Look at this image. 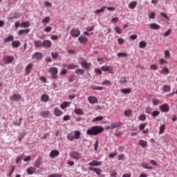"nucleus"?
<instances>
[{
  "instance_id": "680f3d73",
  "label": "nucleus",
  "mask_w": 177,
  "mask_h": 177,
  "mask_svg": "<svg viewBox=\"0 0 177 177\" xmlns=\"http://www.w3.org/2000/svg\"><path fill=\"white\" fill-rule=\"evenodd\" d=\"M70 120H71V116H70L69 115H66L63 117L64 121H70Z\"/></svg>"
},
{
  "instance_id": "de8ad7c7",
  "label": "nucleus",
  "mask_w": 177,
  "mask_h": 177,
  "mask_svg": "<svg viewBox=\"0 0 177 177\" xmlns=\"http://www.w3.org/2000/svg\"><path fill=\"white\" fill-rule=\"evenodd\" d=\"M163 92H171V87L168 85H165L162 89Z\"/></svg>"
},
{
  "instance_id": "8fccbe9b",
  "label": "nucleus",
  "mask_w": 177,
  "mask_h": 177,
  "mask_svg": "<svg viewBox=\"0 0 177 177\" xmlns=\"http://www.w3.org/2000/svg\"><path fill=\"white\" fill-rule=\"evenodd\" d=\"M152 103L154 106H158V104H160V100L157 98H153L152 100Z\"/></svg>"
},
{
  "instance_id": "e2e57ef3",
  "label": "nucleus",
  "mask_w": 177,
  "mask_h": 177,
  "mask_svg": "<svg viewBox=\"0 0 177 177\" xmlns=\"http://www.w3.org/2000/svg\"><path fill=\"white\" fill-rule=\"evenodd\" d=\"M48 177H63V175L60 174H54L49 175Z\"/></svg>"
},
{
  "instance_id": "c756f323",
  "label": "nucleus",
  "mask_w": 177,
  "mask_h": 177,
  "mask_svg": "<svg viewBox=\"0 0 177 177\" xmlns=\"http://www.w3.org/2000/svg\"><path fill=\"white\" fill-rule=\"evenodd\" d=\"M141 165L145 169H153V167L149 166V164L147 162H142L141 163Z\"/></svg>"
},
{
  "instance_id": "c85d7f7f",
  "label": "nucleus",
  "mask_w": 177,
  "mask_h": 177,
  "mask_svg": "<svg viewBox=\"0 0 177 177\" xmlns=\"http://www.w3.org/2000/svg\"><path fill=\"white\" fill-rule=\"evenodd\" d=\"M20 27L21 28H28V27H30V22L28 21L22 22L20 25Z\"/></svg>"
},
{
  "instance_id": "b1692460",
  "label": "nucleus",
  "mask_w": 177,
  "mask_h": 177,
  "mask_svg": "<svg viewBox=\"0 0 177 177\" xmlns=\"http://www.w3.org/2000/svg\"><path fill=\"white\" fill-rule=\"evenodd\" d=\"M71 104V102H64L61 104L60 107L62 110H64V109H67Z\"/></svg>"
},
{
  "instance_id": "20e7f679",
  "label": "nucleus",
  "mask_w": 177,
  "mask_h": 177,
  "mask_svg": "<svg viewBox=\"0 0 177 177\" xmlns=\"http://www.w3.org/2000/svg\"><path fill=\"white\" fill-rule=\"evenodd\" d=\"M48 73L50 75L52 80H57V73L59 70L56 67H52L48 69Z\"/></svg>"
},
{
  "instance_id": "37998d69",
  "label": "nucleus",
  "mask_w": 177,
  "mask_h": 177,
  "mask_svg": "<svg viewBox=\"0 0 177 177\" xmlns=\"http://www.w3.org/2000/svg\"><path fill=\"white\" fill-rule=\"evenodd\" d=\"M147 125V122H144V123L140 124L139 130L143 131V129H145V128H146Z\"/></svg>"
},
{
  "instance_id": "7ed1b4c3",
  "label": "nucleus",
  "mask_w": 177,
  "mask_h": 177,
  "mask_svg": "<svg viewBox=\"0 0 177 177\" xmlns=\"http://www.w3.org/2000/svg\"><path fill=\"white\" fill-rule=\"evenodd\" d=\"M81 136V131L79 130H76L74 132L71 131V133H68L66 136V138L70 142H73V140L80 139Z\"/></svg>"
},
{
  "instance_id": "bf43d9fd",
  "label": "nucleus",
  "mask_w": 177,
  "mask_h": 177,
  "mask_svg": "<svg viewBox=\"0 0 177 177\" xmlns=\"http://www.w3.org/2000/svg\"><path fill=\"white\" fill-rule=\"evenodd\" d=\"M162 73L163 74H169V69L165 66L163 67V69L162 70Z\"/></svg>"
},
{
  "instance_id": "bb28decb",
  "label": "nucleus",
  "mask_w": 177,
  "mask_h": 177,
  "mask_svg": "<svg viewBox=\"0 0 177 177\" xmlns=\"http://www.w3.org/2000/svg\"><path fill=\"white\" fill-rule=\"evenodd\" d=\"M75 74H77V75H82L85 74V70L82 68H77L75 71Z\"/></svg>"
},
{
  "instance_id": "5fc2aeb1",
  "label": "nucleus",
  "mask_w": 177,
  "mask_h": 177,
  "mask_svg": "<svg viewBox=\"0 0 177 177\" xmlns=\"http://www.w3.org/2000/svg\"><path fill=\"white\" fill-rule=\"evenodd\" d=\"M14 37L13 35H10L8 37H6L4 41L5 42H10V41H13Z\"/></svg>"
},
{
  "instance_id": "72a5a7b5",
  "label": "nucleus",
  "mask_w": 177,
  "mask_h": 177,
  "mask_svg": "<svg viewBox=\"0 0 177 177\" xmlns=\"http://www.w3.org/2000/svg\"><path fill=\"white\" fill-rule=\"evenodd\" d=\"M164 131H165V124H161L159 127V135H162V133H164Z\"/></svg>"
},
{
  "instance_id": "9d476101",
  "label": "nucleus",
  "mask_w": 177,
  "mask_h": 177,
  "mask_svg": "<svg viewBox=\"0 0 177 177\" xmlns=\"http://www.w3.org/2000/svg\"><path fill=\"white\" fill-rule=\"evenodd\" d=\"M59 154L60 152H59L57 149H53L50 152L49 157H50V158H55V157H59Z\"/></svg>"
},
{
  "instance_id": "49530a36",
  "label": "nucleus",
  "mask_w": 177,
  "mask_h": 177,
  "mask_svg": "<svg viewBox=\"0 0 177 177\" xmlns=\"http://www.w3.org/2000/svg\"><path fill=\"white\" fill-rule=\"evenodd\" d=\"M23 156H24V154L17 156V158L15 159L16 164H19V162H20V161H21V160H23Z\"/></svg>"
},
{
  "instance_id": "a211bd4d",
  "label": "nucleus",
  "mask_w": 177,
  "mask_h": 177,
  "mask_svg": "<svg viewBox=\"0 0 177 177\" xmlns=\"http://www.w3.org/2000/svg\"><path fill=\"white\" fill-rule=\"evenodd\" d=\"M41 101L44 103L49 102V95L46 93H44L41 97Z\"/></svg>"
},
{
  "instance_id": "ea45409f",
  "label": "nucleus",
  "mask_w": 177,
  "mask_h": 177,
  "mask_svg": "<svg viewBox=\"0 0 177 177\" xmlns=\"http://www.w3.org/2000/svg\"><path fill=\"white\" fill-rule=\"evenodd\" d=\"M104 9H106V7L102 6L100 9L96 10L95 11V15H99L100 13H103V12H104Z\"/></svg>"
},
{
  "instance_id": "39448f33",
  "label": "nucleus",
  "mask_w": 177,
  "mask_h": 177,
  "mask_svg": "<svg viewBox=\"0 0 177 177\" xmlns=\"http://www.w3.org/2000/svg\"><path fill=\"white\" fill-rule=\"evenodd\" d=\"M70 157L73 158V160H81L82 158V155L79 153L78 151H73L69 153Z\"/></svg>"
},
{
  "instance_id": "473e14b6",
  "label": "nucleus",
  "mask_w": 177,
  "mask_h": 177,
  "mask_svg": "<svg viewBox=\"0 0 177 177\" xmlns=\"http://www.w3.org/2000/svg\"><path fill=\"white\" fill-rule=\"evenodd\" d=\"M26 135H27V133L26 132H22L20 134H19L18 135V138H17L19 142H21L23 138L26 137Z\"/></svg>"
},
{
  "instance_id": "4be33fe9",
  "label": "nucleus",
  "mask_w": 177,
  "mask_h": 177,
  "mask_svg": "<svg viewBox=\"0 0 177 177\" xmlns=\"http://www.w3.org/2000/svg\"><path fill=\"white\" fill-rule=\"evenodd\" d=\"M49 114H50L49 111H43L40 113V115L41 117H43V118H48V117H49Z\"/></svg>"
},
{
  "instance_id": "c9c22d12",
  "label": "nucleus",
  "mask_w": 177,
  "mask_h": 177,
  "mask_svg": "<svg viewBox=\"0 0 177 177\" xmlns=\"http://www.w3.org/2000/svg\"><path fill=\"white\" fill-rule=\"evenodd\" d=\"M138 5V2L136 1H132L129 3V8L130 9H135V8H136V6Z\"/></svg>"
},
{
  "instance_id": "a878e982",
  "label": "nucleus",
  "mask_w": 177,
  "mask_h": 177,
  "mask_svg": "<svg viewBox=\"0 0 177 177\" xmlns=\"http://www.w3.org/2000/svg\"><path fill=\"white\" fill-rule=\"evenodd\" d=\"M74 113L75 114H77V115H84V111L80 108H75L74 110Z\"/></svg>"
},
{
  "instance_id": "0e129e2a",
  "label": "nucleus",
  "mask_w": 177,
  "mask_h": 177,
  "mask_svg": "<svg viewBox=\"0 0 177 177\" xmlns=\"http://www.w3.org/2000/svg\"><path fill=\"white\" fill-rule=\"evenodd\" d=\"M66 74H67V69L62 68L60 71L59 75H66Z\"/></svg>"
},
{
  "instance_id": "f8f14e48",
  "label": "nucleus",
  "mask_w": 177,
  "mask_h": 177,
  "mask_svg": "<svg viewBox=\"0 0 177 177\" xmlns=\"http://www.w3.org/2000/svg\"><path fill=\"white\" fill-rule=\"evenodd\" d=\"M128 81H129V77L124 76L120 78L119 84H120V85H127L128 84Z\"/></svg>"
},
{
  "instance_id": "4c0bfd02",
  "label": "nucleus",
  "mask_w": 177,
  "mask_h": 177,
  "mask_svg": "<svg viewBox=\"0 0 177 177\" xmlns=\"http://www.w3.org/2000/svg\"><path fill=\"white\" fill-rule=\"evenodd\" d=\"M120 92L124 95H127V93H131V92L132 91H131V88H124V89H121Z\"/></svg>"
},
{
  "instance_id": "6ab92c4d",
  "label": "nucleus",
  "mask_w": 177,
  "mask_h": 177,
  "mask_svg": "<svg viewBox=\"0 0 177 177\" xmlns=\"http://www.w3.org/2000/svg\"><path fill=\"white\" fill-rule=\"evenodd\" d=\"M54 113L56 115V117H60V115H62L63 111L60 110L59 108L55 107L54 108Z\"/></svg>"
},
{
  "instance_id": "774afa93",
  "label": "nucleus",
  "mask_w": 177,
  "mask_h": 177,
  "mask_svg": "<svg viewBox=\"0 0 177 177\" xmlns=\"http://www.w3.org/2000/svg\"><path fill=\"white\" fill-rule=\"evenodd\" d=\"M111 177H117V171L115 170H113L111 173L110 174Z\"/></svg>"
},
{
  "instance_id": "9b49d317",
  "label": "nucleus",
  "mask_w": 177,
  "mask_h": 177,
  "mask_svg": "<svg viewBox=\"0 0 177 177\" xmlns=\"http://www.w3.org/2000/svg\"><path fill=\"white\" fill-rule=\"evenodd\" d=\"M10 100H13V102H20V100H21V95L19 93L14 94L10 97Z\"/></svg>"
},
{
  "instance_id": "f257e3e1",
  "label": "nucleus",
  "mask_w": 177,
  "mask_h": 177,
  "mask_svg": "<svg viewBox=\"0 0 177 177\" xmlns=\"http://www.w3.org/2000/svg\"><path fill=\"white\" fill-rule=\"evenodd\" d=\"M104 131V127L100 125L92 126L86 131V135L90 136H97Z\"/></svg>"
},
{
  "instance_id": "0eeeda50",
  "label": "nucleus",
  "mask_w": 177,
  "mask_h": 177,
  "mask_svg": "<svg viewBox=\"0 0 177 177\" xmlns=\"http://www.w3.org/2000/svg\"><path fill=\"white\" fill-rule=\"evenodd\" d=\"M102 71H109V74H114V67L113 66H103L101 67Z\"/></svg>"
},
{
  "instance_id": "c03bdc74",
  "label": "nucleus",
  "mask_w": 177,
  "mask_h": 177,
  "mask_svg": "<svg viewBox=\"0 0 177 177\" xmlns=\"http://www.w3.org/2000/svg\"><path fill=\"white\" fill-rule=\"evenodd\" d=\"M103 120V116H97L92 120L91 122H97V121H102Z\"/></svg>"
},
{
  "instance_id": "f03ea898",
  "label": "nucleus",
  "mask_w": 177,
  "mask_h": 177,
  "mask_svg": "<svg viewBox=\"0 0 177 177\" xmlns=\"http://www.w3.org/2000/svg\"><path fill=\"white\" fill-rule=\"evenodd\" d=\"M103 164L102 161H97L96 160H93L88 163L90 167H88V171H93L95 172L97 175H100L102 172V169L97 167H99Z\"/></svg>"
},
{
  "instance_id": "393cba45",
  "label": "nucleus",
  "mask_w": 177,
  "mask_h": 177,
  "mask_svg": "<svg viewBox=\"0 0 177 177\" xmlns=\"http://www.w3.org/2000/svg\"><path fill=\"white\" fill-rule=\"evenodd\" d=\"M79 67L78 65L71 63L68 64L67 68H69V70H75V68H78Z\"/></svg>"
},
{
  "instance_id": "5701e85b",
  "label": "nucleus",
  "mask_w": 177,
  "mask_h": 177,
  "mask_svg": "<svg viewBox=\"0 0 177 177\" xmlns=\"http://www.w3.org/2000/svg\"><path fill=\"white\" fill-rule=\"evenodd\" d=\"M138 145L142 148L147 147V141L145 140H140L138 141Z\"/></svg>"
},
{
  "instance_id": "6e6552de",
  "label": "nucleus",
  "mask_w": 177,
  "mask_h": 177,
  "mask_svg": "<svg viewBox=\"0 0 177 177\" xmlns=\"http://www.w3.org/2000/svg\"><path fill=\"white\" fill-rule=\"evenodd\" d=\"M13 60H15V57L12 55H5L3 58V62H4L6 64H10Z\"/></svg>"
},
{
  "instance_id": "2eb2a0df",
  "label": "nucleus",
  "mask_w": 177,
  "mask_h": 177,
  "mask_svg": "<svg viewBox=\"0 0 177 177\" xmlns=\"http://www.w3.org/2000/svg\"><path fill=\"white\" fill-rule=\"evenodd\" d=\"M80 64L82 66V67H84V68H87V69H89L91 68V66H92V64L91 63H88L86 62V60H82L81 62H80Z\"/></svg>"
},
{
  "instance_id": "7c9ffc66",
  "label": "nucleus",
  "mask_w": 177,
  "mask_h": 177,
  "mask_svg": "<svg viewBox=\"0 0 177 177\" xmlns=\"http://www.w3.org/2000/svg\"><path fill=\"white\" fill-rule=\"evenodd\" d=\"M49 21H50V17H46L41 21V23H42V24H44V26H46V24H48V23H49Z\"/></svg>"
},
{
  "instance_id": "412c9836",
  "label": "nucleus",
  "mask_w": 177,
  "mask_h": 177,
  "mask_svg": "<svg viewBox=\"0 0 177 177\" xmlns=\"http://www.w3.org/2000/svg\"><path fill=\"white\" fill-rule=\"evenodd\" d=\"M78 40L80 41V44H86V42H88V38L85 36H80L79 38H78Z\"/></svg>"
},
{
  "instance_id": "3c124183",
  "label": "nucleus",
  "mask_w": 177,
  "mask_h": 177,
  "mask_svg": "<svg viewBox=\"0 0 177 177\" xmlns=\"http://www.w3.org/2000/svg\"><path fill=\"white\" fill-rule=\"evenodd\" d=\"M114 30L117 32V34H122V30L120 28V27L115 26Z\"/></svg>"
},
{
  "instance_id": "e433bc0d",
  "label": "nucleus",
  "mask_w": 177,
  "mask_h": 177,
  "mask_svg": "<svg viewBox=\"0 0 177 177\" xmlns=\"http://www.w3.org/2000/svg\"><path fill=\"white\" fill-rule=\"evenodd\" d=\"M145 112L147 113V114H149V115H151V114L153 113V108H151L150 106L146 107Z\"/></svg>"
},
{
  "instance_id": "09e8293b",
  "label": "nucleus",
  "mask_w": 177,
  "mask_h": 177,
  "mask_svg": "<svg viewBox=\"0 0 177 177\" xmlns=\"http://www.w3.org/2000/svg\"><path fill=\"white\" fill-rule=\"evenodd\" d=\"M151 117L156 118L158 117L160 115V111H152V113L151 114Z\"/></svg>"
},
{
  "instance_id": "052dcab7",
  "label": "nucleus",
  "mask_w": 177,
  "mask_h": 177,
  "mask_svg": "<svg viewBox=\"0 0 177 177\" xmlns=\"http://www.w3.org/2000/svg\"><path fill=\"white\" fill-rule=\"evenodd\" d=\"M138 120L140 121H146V115L145 114H142L138 117Z\"/></svg>"
},
{
  "instance_id": "4d7b16f0",
  "label": "nucleus",
  "mask_w": 177,
  "mask_h": 177,
  "mask_svg": "<svg viewBox=\"0 0 177 177\" xmlns=\"http://www.w3.org/2000/svg\"><path fill=\"white\" fill-rule=\"evenodd\" d=\"M165 59H169V57H171V53H169V50H166L165 51Z\"/></svg>"
},
{
  "instance_id": "cd10ccee",
  "label": "nucleus",
  "mask_w": 177,
  "mask_h": 177,
  "mask_svg": "<svg viewBox=\"0 0 177 177\" xmlns=\"http://www.w3.org/2000/svg\"><path fill=\"white\" fill-rule=\"evenodd\" d=\"M26 171H27V173H28L29 175H32V174H34V173L35 172V167H28V168L26 169Z\"/></svg>"
},
{
  "instance_id": "1a4fd4ad",
  "label": "nucleus",
  "mask_w": 177,
  "mask_h": 177,
  "mask_svg": "<svg viewBox=\"0 0 177 177\" xmlns=\"http://www.w3.org/2000/svg\"><path fill=\"white\" fill-rule=\"evenodd\" d=\"M159 109L162 113H168L169 111V104H163L159 106Z\"/></svg>"
},
{
  "instance_id": "2f4dec72",
  "label": "nucleus",
  "mask_w": 177,
  "mask_h": 177,
  "mask_svg": "<svg viewBox=\"0 0 177 177\" xmlns=\"http://www.w3.org/2000/svg\"><path fill=\"white\" fill-rule=\"evenodd\" d=\"M77 80V76L75 75H72L68 76V82H74Z\"/></svg>"
},
{
  "instance_id": "58836bf2",
  "label": "nucleus",
  "mask_w": 177,
  "mask_h": 177,
  "mask_svg": "<svg viewBox=\"0 0 177 177\" xmlns=\"http://www.w3.org/2000/svg\"><path fill=\"white\" fill-rule=\"evenodd\" d=\"M22 120H23V118H20L19 119L18 122H17V120H16L15 122H13L12 124L16 125L17 127H20L21 125V121Z\"/></svg>"
},
{
  "instance_id": "603ef678",
  "label": "nucleus",
  "mask_w": 177,
  "mask_h": 177,
  "mask_svg": "<svg viewBox=\"0 0 177 177\" xmlns=\"http://www.w3.org/2000/svg\"><path fill=\"white\" fill-rule=\"evenodd\" d=\"M125 160V155L120 154L118 156V161H124Z\"/></svg>"
},
{
  "instance_id": "13d9d810",
  "label": "nucleus",
  "mask_w": 177,
  "mask_h": 177,
  "mask_svg": "<svg viewBox=\"0 0 177 177\" xmlns=\"http://www.w3.org/2000/svg\"><path fill=\"white\" fill-rule=\"evenodd\" d=\"M150 70H153V71H156V70H158V66L153 64L150 66Z\"/></svg>"
},
{
  "instance_id": "864d4df0",
  "label": "nucleus",
  "mask_w": 177,
  "mask_h": 177,
  "mask_svg": "<svg viewBox=\"0 0 177 177\" xmlns=\"http://www.w3.org/2000/svg\"><path fill=\"white\" fill-rule=\"evenodd\" d=\"M102 85H106V86H110V85H111V81L105 80L102 82Z\"/></svg>"
},
{
  "instance_id": "f3484780",
  "label": "nucleus",
  "mask_w": 177,
  "mask_h": 177,
  "mask_svg": "<svg viewBox=\"0 0 177 177\" xmlns=\"http://www.w3.org/2000/svg\"><path fill=\"white\" fill-rule=\"evenodd\" d=\"M88 102L90 103V104H95L97 103V97H96L95 96H89L88 97Z\"/></svg>"
},
{
  "instance_id": "79ce46f5",
  "label": "nucleus",
  "mask_w": 177,
  "mask_h": 177,
  "mask_svg": "<svg viewBox=\"0 0 177 177\" xmlns=\"http://www.w3.org/2000/svg\"><path fill=\"white\" fill-rule=\"evenodd\" d=\"M91 89L93 91H103V87L99 86H91Z\"/></svg>"
},
{
  "instance_id": "f704fd0d",
  "label": "nucleus",
  "mask_w": 177,
  "mask_h": 177,
  "mask_svg": "<svg viewBox=\"0 0 177 177\" xmlns=\"http://www.w3.org/2000/svg\"><path fill=\"white\" fill-rule=\"evenodd\" d=\"M30 32V29L20 30L18 32L19 35H23L24 34H28Z\"/></svg>"
},
{
  "instance_id": "69168bd1",
  "label": "nucleus",
  "mask_w": 177,
  "mask_h": 177,
  "mask_svg": "<svg viewBox=\"0 0 177 177\" xmlns=\"http://www.w3.org/2000/svg\"><path fill=\"white\" fill-rule=\"evenodd\" d=\"M95 73L99 75H102V69H100V68H95Z\"/></svg>"
},
{
  "instance_id": "dca6fc26",
  "label": "nucleus",
  "mask_w": 177,
  "mask_h": 177,
  "mask_svg": "<svg viewBox=\"0 0 177 177\" xmlns=\"http://www.w3.org/2000/svg\"><path fill=\"white\" fill-rule=\"evenodd\" d=\"M122 125V122H112L110 125L111 129H114V128H120Z\"/></svg>"
},
{
  "instance_id": "6e6d98bb",
  "label": "nucleus",
  "mask_w": 177,
  "mask_h": 177,
  "mask_svg": "<svg viewBox=\"0 0 177 177\" xmlns=\"http://www.w3.org/2000/svg\"><path fill=\"white\" fill-rule=\"evenodd\" d=\"M58 56H59V53L57 52L51 53V57H53V59H57Z\"/></svg>"
},
{
  "instance_id": "ddd939ff",
  "label": "nucleus",
  "mask_w": 177,
  "mask_h": 177,
  "mask_svg": "<svg viewBox=\"0 0 177 177\" xmlns=\"http://www.w3.org/2000/svg\"><path fill=\"white\" fill-rule=\"evenodd\" d=\"M32 67H34V65L32 63H30L27 65V66L25 68V75H28L30 73H31V70H32Z\"/></svg>"
},
{
  "instance_id": "423d86ee",
  "label": "nucleus",
  "mask_w": 177,
  "mask_h": 177,
  "mask_svg": "<svg viewBox=\"0 0 177 177\" xmlns=\"http://www.w3.org/2000/svg\"><path fill=\"white\" fill-rule=\"evenodd\" d=\"M71 35L73 38H78V36L81 35V31L77 28H73L71 30Z\"/></svg>"
},
{
  "instance_id": "a19ab883",
  "label": "nucleus",
  "mask_w": 177,
  "mask_h": 177,
  "mask_svg": "<svg viewBox=\"0 0 177 177\" xmlns=\"http://www.w3.org/2000/svg\"><path fill=\"white\" fill-rule=\"evenodd\" d=\"M118 57H128V54L127 53H118Z\"/></svg>"
},
{
  "instance_id": "4468645a",
  "label": "nucleus",
  "mask_w": 177,
  "mask_h": 177,
  "mask_svg": "<svg viewBox=\"0 0 177 177\" xmlns=\"http://www.w3.org/2000/svg\"><path fill=\"white\" fill-rule=\"evenodd\" d=\"M32 59H35V60H41L42 59V53L37 52L35 53L32 55Z\"/></svg>"
},
{
  "instance_id": "aec40b11",
  "label": "nucleus",
  "mask_w": 177,
  "mask_h": 177,
  "mask_svg": "<svg viewBox=\"0 0 177 177\" xmlns=\"http://www.w3.org/2000/svg\"><path fill=\"white\" fill-rule=\"evenodd\" d=\"M149 27H150L151 30H160V28H161V26H160V25H158L156 23L150 24Z\"/></svg>"
},
{
  "instance_id": "a18cd8bd",
  "label": "nucleus",
  "mask_w": 177,
  "mask_h": 177,
  "mask_svg": "<svg viewBox=\"0 0 177 177\" xmlns=\"http://www.w3.org/2000/svg\"><path fill=\"white\" fill-rule=\"evenodd\" d=\"M116 156H118V152H117V151H115L113 152H111L109 155V158H114V157H116Z\"/></svg>"
},
{
  "instance_id": "338daca9",
  "label": "nucleus",
  "mask_w": 177,
  "mask_h": 177,
  "mask_svg": "<svg viewBox=\"0 0 177 177\" xmlns=\"http://www.w3.org/2000/svg\"><path fill=\"white\" fill-rule=\"evenodd\" d=\"M160 64H168V61L165 60V59H160L159 60Z\"/></svg>"
}]
</instances>
